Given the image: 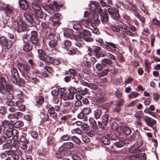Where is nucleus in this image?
Masks as SVG:
<instances>
[{"instance_id":"39448f33","label":"nucleus","mask_w":160,"mask_h":160,"mask_svg":"<svg viewBox=\"0 0 160 160\" xmlns=\"http://www.w3.org/2000/svg\"><path fill=\"white\" fill-rule=\"evenodd\" d=\"M108 11L111 17L113 19L117 20L119 18L120 15L118 13L119 10L118 8L110 6L108 8Z\"/></svg>"},{"instance_id":"4be33fe9","label":"nucleus","mask_w":160,"mask_h":160,"mask_svg":"<svg viewBox=\"0 0 160 160\" xmlns=\"http://www.w3.org/2000/svg\"><path fill=\"white\" fill-rule=\"evenodd\" d=\"M48 112L50 114V117L54 119H56L57 117V113L55 111L54 107H51L48 110Z\"/></svg>"},{"instance_id":"4c0bfd02","label":"nucleus","mask_w":160,"mask_h":160,"mask_svg":"<svg viewBox=\"0 0 160 160\" xmlns=\"http://www.w3.org/2000/svg\"><path fill=\"white\" fill-rule=\"evenodd\" d=\"M18 78H16V80L17 81V82H14V80H13L12 81L14 84H17L19 86H23L24 85V80L21 78H19L18 79Z\"/></svg>"},{"instance_id":"09e8293b","label":"nucleus","mask_w":160,"mask_h":160,"mask_svg":"<svg viewBox=\"0 0 160 160\" xmlns=\"http://www.w3.org/2000/svg\"><path fill=\"white\" fill-rule=\"evenodd\" d=\"M58 44V40L54 41H50L48 42V45L50 47L54 48L57 46Z\"/></svg>"},{"instance_id":"6e6d98bb","label":"nucleus","mask_w":160,"mask_h":160,"mask_svg":"<svg viewBox=\"0 0 160 160\" xmlns=\"http://www.w3.org/2000/svg\"><path fill=\"white\" fill-rule=\"evenodd\" d=\"M54 142V139L52 136H50L48 138L47 144L48 146L52 144Z\"/></svg>"},{"instance_id":"5fc2aeb1","label":"nucleus","mask_w":160,"mask_h":160,"mask_svg":"<svg viewBox=\"0 0 160 160\" xmlns=\"http://www.w3.org/2000/svg\"><path fill=\"white\" fill-rule=\"evenodd\" d=\"M70 135L66 134L60 137V139L61 140L68 141L70 140Z\"/></svg>"},{"instance_id":"5701e85b","label":"nucleus","mask_w":160,"mask_h":160,"mask_svg":"<svg viewBox=\"0 0 160 160\" xmlns=\"http://www.w3.org/2000/svg\"><path fill=\"white\" fill-rule=\"evenodd\" d=\"M101 62L103 67H109L112 65V62L109 59L105 58L102 60Z\"/></svg>"},{"instance_id":"ea45409f","label":"nucleus","mask_w":160,"mask_h":160,"mask_svg":"<svg viewBox=\"0 0 160 160\" xmlns=\"http://www.w3.org/2000/svg\"><path fill=\"white\" fill-rule=\"evenodd\" d=\"M77 117L79 119H83L85 121H87L88 119V118L85 116L84 113L82 112L77 115Z\"/></svg>"},{"instance_id":"a211bd4d","label":"nucleus","mask_w":160,"mask_h":160,"mask_svg":"<svg viewBox=\"0 0 160 160\" xmlns=\"http://www.w3.org/2000/svg\"><path fill=\"white\" fill-rule=\"evenodd\" d=\"M74 147L73 144L71 142H68L63 144L60 147L62 148L63 150L65 152L68 151V149L73 148Z\"/></svg>"},{"instance_id":"c03bdc74","label":"nucleus","mask_w":160,"mask_h":160,"mask_svg":"<svg viewBox=\"0 0 160 160\" xmlns=\"http://www.w3.org/2000/svg\"><path fill=\"white\" fill-rule=\"evenodd\" d=\"M32 8L33 10H34V11H39L41 9V7L38 4L35 3L32 4Z\"/></svg>"},{"instance_id":"aec40b11","label":"nucleus","mask_w":160,"mask_h":160,"mask_svg":"<svg viewBox=\"0 0 160 160\" xmlns=\"http://www.w3.org/2000/svg\"><path fill=\"white\" fill-rule=\"evenodd\" d=\"M145 155L144 153H139L136 154L135 156H130L129 159L130 160H141L144 159V156Z\"/></svg>"},{"instance_id":"864d4df0","label":"nucleus","mask_w":160,"mask_h":160,"mask_svg":"<svg viewBox=\"0 0 160 160\" xmlns=\"http://www.w3.org/2000/svg\"><path fill=\"white\" fill-rule=\"evenodd\" d=\"M4 10L7 13L11 14L14 11V9L12 7L7 6L5 8Z\"/></svg>"},{"instance_id":"6ab92c4d","label":"nucleus","mask_w":160,"mask_h":160,"mask_svg":"<svg viewBox=\"0 0 160 160\" xmlns=\"http://www.w3.org/2000/svg\"><path fill=\"white\" fill-rule=\"evenodd\" d=\"M129 141L126 139H122L116 142L115 143V145L117 147L121 148L123 147L125 144L129 143Z\"/></svg>"},{"instance_id":"423d86ee","label":"nucleus","mask_w":160,"mask_h":160,"mask_svg":"<svg viewBox=\"0 0 160 160\" xmlns=\"http://www.w3.org/2000/svg\"><path fill=\"white\" fill-rule=\"evenodd\" d=\"M78 35L87 42H91L93 41V39L91 38V33L88 30L84 29L82 32H79Z\"/></svg>"},{"instance_id":"0e129e2a","label":"nucleus","mask_w":160,"mask_h":160,"mask_svg":"<svg viewBox=\"0 0 160 160\" xmlns=\"http://www.w3.org/2000/svg\"><path fill=\"white\" fill-rule=\"evenodd\" d=\"M34 12L35 14L38 18H41L43 17V13L42 12L41 9V10H39V11H34Z\"/></svg>"},{"instance_id":"4468645a","label":"nucleus","mask_w":160,"mask_h":160,"mask_svg":"<svg viewBox=\"0 0 160 160\" xmlns=\"http://www.w3.org/2000/svg\"><path fill=\"white\" fill-rule=\"evenodd\" d=\"M18 131L16 129H7L4 132V134L7 136L11 137L13 136V137L18 136Z\"/></svg>"},{"instance_id":"e433bc0d","label":"nucleus","mask_w":160,"mask_h":160,"mask_svg":"<svg viewBox=\"0 0 160 160\" xmlns=\"http://www.w3.org/2000/svg\"><path fill=\"white\" fill-rule=\"evenodd\" d=\"M101 48L100 47L95 46L93 49V51L95 53V56L97 58H99L100 53H101Z\"/></svg>"},{"instance_id":"bb28decb","label":"nucleus","mask_w":160,"mask_h":160,"mask_svg":"<svg viewBox=\"0 0 160 160\" xmlns=\"http://www.w3.org/2000/svg\"><path fill=\"white\" fill-rule=\"evenodd\" d=\"M18 139V136H15L14 137L12 138V139L13 141V142L12 144L11 145V146H12V148L13 147L16 148L17 147H19L20 145V143L17 141Z\"/></svg>"},{"instance_id":"f257e3e1","label":"nucleus","mask_w":160,"mask_h":160,"mask_svg":"<svg viewBox=\"0 0 160 160\" xmlns=\"http://www.w3.org/2000/svg\"><path fill=\"white\" fill-rule=\"evenodd\" d=\"M100 23V21L98 19V15L95 13L91 14V18H88L87 19L82 20L81 21V23L85 26L88 25V26H91L92 28L91 30L92 32L98 35L99 33L98 29L95 26H98Z\"/></svg>"},{"instance_id":"6e6552de","label":"nucleus","mask_w":160,"mask_h":160,"mask_svg":"<svg viewBox=\"0 0 160 160\" xmlns=\"http://www.w3.org/2000/svg\"><path fill=\"white\" fill-rule=\"evenodd\" d=\"M23 16L27 22L29 23L28 25L32 27L34 21V15L32 13L25 12L23 14Z\"/></svg>"},{"instance_id":"c756f323","label":"nucleus","mask_w":160,"mask_h":160,"mask_svg":"<svg viewBox=\"0 0 160 160\" xmlns=\"http://www.w3.org/2000/svg\"><path fill=\"white\" fill-rule=\"evenodd\" d=\"M19 3L20 6L22 9L26 10L28 8V3L25 0H20L19 1Z\"/></svg>"},{"instance_id":"603ef678","label":"nucleus","mask_w":160,"mask_h":160,"mask_svg":"<svg viewBox=\"0 0 160 160\" xmlns=\"http://www.w3.org/2000/svg\"><path fill=\"white\" fill-rule=\"evenodd\" d=\"M44 102V98L42 96H40L38 99L36 101L37 105H40L42 104Z\"/></svg>"},{"instance_id":"412c9836","label":"nucleus","mask_w":160,"mask_h":160,"mask_svg":"<svg viewBox=\"0 0 160 160\" xmlns=\"http://www.w3.org/2000/svg\"><path fill=\"white\" fill-rule=\"evenodd\" d=\"M21 24H22V20H20L19 21H15L12 24V27L16 31H20L22 29H19Z\"/></svg>"},{"instance_id":"e2e57ef3","label":"nucleus","mask_w":160,"mask_h":160,"mask_svg":"<svg viewBox=\"0 0 160 160\" xmlns=\"http://www.w3.org/2000/svg\"><path fill=\"white\" fill-rule=\"evenodd\" d=\"M108 44H109V45L110 46L109 49H110L111 50L113 51H116L117 48L116 44L112 42H110Z\"/></svg>"},{"instance_id":"c85d7f7f","label":"nucleus","mask_w":160,"mask_h":160,"mask_svg":"<svg viewBox=\"0 0 160 160\" xmlns=\"http://www.w3.org/2000/svg\"><path fill=\"white\" fill-rule=\"evenodd\" d=\"M38 57L40 59L45 60L47 56L44 51L42 49H39L38 50Z\"/></svg>"},{"instance_id":"a19ab883","label":"nucleus","mask_w":160,"mask_h":160,"mask_svg":"<svg viewBox=\"0 0 160 160\" xmlns=\"http://www.w3.org/2000/svg\"><path fill=\"white\" fill-rule=\"evenodd\" d=\"M105 96V94L104 93H100L97 99L98 101L100 102L105 101H106V98Z\"/></svg>"},{"instance_id":"4d7b16f0","label":"nucleus","mask_w":160,"mask_h":160,"mask_svg":"<svg viewBox=\"0 0 160 160\" xmlns=\"http://www.w3.org/2000/svg\"><path fill=\"white\" fill-rule=\"evenodd\" d=\"M67 74L70 75L71 77L73 78L76 76V72L75 70L72 69H69Z\"/></svg>"},{"instance_id":"79ce46f5","label":"nucleus","mask_w":160,"mask_h":160,"mask_svg":"<svg viewBox=\"0 0 160 160\" xmlns=\"http://www.w3.org/2000/svg\"><path fill=\"white\" fill-rule=\"evenodd\" d=\"M11 140H9L8 141V142L7 143L4 144L2 146L3 149H10V150H11L12 148V146L10 145L9 143H11Z\"/></svg>"},{"instance_id":"774afa93","label":"nucleus","mask_w":160,"mask_h":160,"mask_svg":"<svg viewBox=\"0 0 160 160\" xmlns=\"http://www.w3.org/2000/svg\"><path fill=\"white\" fill-rule=\"evenodd\" d=\"M81 138L82 141L85 143H88L89 142V139L86 135H82Z\"/></svg>"},{"instance_id":"9b49d317","label":"nucleus","mask_w":160,"mask_h":160,"mask_svg":"<svg viewBox=\"0 0 160 160\" xmlns=\"http://www.w3.org/2000/svg\"><path fill=\"white\" fill-rule=\"evenodd\" d=\"M30 41L32 44L35 45L38 43L39 41V38L37 32L35 31H33L31 32Z\"/></svg>"},{"instance_id":"052dcab7","label":"nucleus","mask_w":160,"mask_h":160,"mask_svg":"<svg viewBox=\"0 0 160 160\" xmlns=\"http://www.w3.org/2000/svg\"><path fill=\"white\" fill-rule=\"evenodd\" d=\"M74 97V95L69 92V93L67 94V97L64 98V100H72Z\"/></svg>"},{"instance_id":"cd10ccee","label":"nucleus","mask_w":160,"mask_h":160,"mask_svg":"<svg viewBox=\"0 0 160 160\" xmlns=\"http://www.w3.org/2000/svg\"><path fill=\"white\" fill-rule=\"evenodd\" d=\"M127 9L129 10H132L134 12L136 11H137L138 8L135 5L132 3L128 2L127 5Z\"/></svg>"},{"instance_id":"9d476101","label":"nucleus","mask_w":160,"mask_h":160,"mask_svg":"<svg viewBox=\"0 0 160 160\" xmlns=\"http://www.w3.org/2000/svg\"><path fill=\"white\" fill-rule=\"evenodd\" d=\"M11 72L12 75L7 77L8 79L11 81L14 80L15 82H16L17 81H16V78H18L19 77L18 72L17 69L13 68L11 69Z\"/></svg>"},{"instance_id":"0eeeda50","label":"nucleus","mask_w":160,"mask_h":160,"mask_svg":"<svg viewBox=\"0 0 160 160\" xmlns=\"http://www.w3.org/2000/svg\"><path fill=\"white\" fill-rule=\"evenodd\" d=\"M13 42L8 39L5 37L2 36L0 37V44L5 49H9L12 46Z\"/></svg>"},{"instance_id":"7ed1b4c3","label":"nucleus","mask_w":160,"mask_h":160,"mask_svg":"<svg viewBox=\"0 0 160 160\" xmlns=\"http://www.w3.org/2000/svg\"><path fill=\"white\" fill-rule=\"evenodd\" d=\"M12 87L9 84L5 85H0V92L2 94H5L8 100H12L14 97L12 94Z\"/></svg>"},{"instance_id":"de8ad7c7","label":"nucleus","mask_w":160,"mask_h":160,"mask_svg":"<svg viewBox=\"0 0 160 160\" xmlns=\"http://www.w3.org/2000/svg\"><path fill=\"white\" fill-rule=\"evenodd\" d=\"M89 121L90 123L92 125V126L94 129L97 128V122L93 118H90L89 119Z\"/></svg>"},{"instance_id":"3c124183","label":"nucleus","mask_w":160,"mask_h":160,"mask_svg":"<svg viewBox=\"0 0 160 160\" xmlns=\"http://www.w3.org/2000/svg\"><path fill=\"white\" fill-rule=\"evenodd\" d=\"M72 140L74 142L78 144H80L81 142L80 139L78 137L73 136L71 137Z\"/></svg>"},{"instance_id":"ddd939ff","label":"nucleus","mask_w":160,"mask_h":160,"mask_svg":"<svg viewBox=\"0 0 160 160\" xmlns=\"http://www.w3.org/2000/svg\"><path fill=\"white\" fill-rule=\"evenodd\" d=\"M142 143L141 142H138L135 144L129 149L130 152L132 153H138L140 152L138 148L141 146Z\"/></svg>"},{"instance_id":"7c9ffc66","label":"nucleus","mask_w":160,"mask_h":160,"mask_svg":"<svg viewBox=\"0 0 160 160\" xmlns=\"http://www.w3.org/2000/svg\"><path fill=\"white\" fill-rule=\"evenodd\" d=\"M102 114L101 110L98 109H96L93 112L94 117L96 119L100 118Z\"/></svg>"},{"instance_id":"13d9d810","label":"nucleus","mask_w":160,"mask_h":160,"mask_svg":"<svg viewBox=\"0 0 160 160\" xmlns=\"http://www.w3.org/2000/svg\"><path fill=\"white\" fill-rule=\"evenodd\" d=\"M45 60H46L47 62L49 63L52 64L55 63V60L50 56H47L45 59Z\"/></svg>"},{"instance_id":"338daca9","label":"nucleus","mask_w":160,"mask_h":160,"mask_svg":"<svg viewBox=\"0 0 160 160\" xmlns=\"http://www.w3.org/2000/svg\"><path fill=\"white\" fill-rule=\"evenodd\" d=\"M68 91L69 92L74 95L77 92V90L74 87L70 86L68 88Z\"/></svg>"},{"instance_id":"20e7f679","label":"nucleus","mask_w":160,"mask_h":160,"mask_svg":"<svg viewBox=\"0 0 160 160\" xmlns=\"http://www.w3.org/2000/svg\"><path fill=\"white\" fill-rule=\"evenodd\" d=\"M121 26V28L122 30L121 32H119L118 34L119 37L124 38L126 37L125 34L131 37L134 36L133 33L128 29V26L126 24L122 22Z\"/></svg>"},{"instance_id":"473e14b6","label":"nucleus","mask_w":160,"mask_h":160,"mask_svg":"<svg viewBox=\"0 0 160 160\" xmlns=\"http://www.w3.org/2000/svg\"><path fill=\"white\" fill-rule=\"evenodd\" d=\"M121 129L123 133L126 135H129L131 132V130L130 128L127 127L122 126Z\"/></svg>"},{"instance_id":"f03ea898","label":"nucleus","mask_w":160,"mask_h":160,"mask_svg":"<svg viewBox=\"0 0 160 160\" xmlns=\"http://www.w3.org/2000/svg\"><path fill=\"white\" fill-rule=\"evenodd\" d=\"M48 16L50 17V24L53 26V28L54 29L56 28L60 25V21L62 18V16L58 13L50 14Z\"/></svg>"},{"instance_id":"680f3d73","label":"nucleus","mask_w":160,"mask_h":160,"mask_svg":"<svg viewBox=\"0 0 160 160\" xmlns=\"http://www.w3.org/2000/svg\"><path fill=\"white\" fill-rule=\"evenodd\" d=\"M23 125V123L22 122L20 121L16 122L14 124V127L16 128H19L21 126Z\"/></svg>"},{"instance_id":"2eb2a0df","label":"nucleus","mask_w":160,"mask_h":160,"mask_svg":"<svg viewBox=\"0 0 160 160\" xmlns=\"http://www.w3.org/2000/svg\"><path fill=\"white\" fill-rule=\"evenodd\" d=\"M145 121L148 126L152 127V129L154 132L156 131V127L154 126L156 124V120L152 119V118L147 117L146 118Z\"/></svg>"},{"instance_id":"1a4fd4ad","label":"nucleus","mask_w":160,"mask_h":160,"mask_svg":"<svg viewBox=\"0 0 160 160\" xmlns=\"http://www.w3.org/2000/svg\"><path fill=\"white\" fill-rule=\"evenodd\" d=\"M99 12L101 17V20L102 22L104 24H107L108 20V17L106 11H102L101 8L99 9Z\"/></svg>"},{"instance_id":"37998d69","label":"nucleus","mask_w":160,"mask_h":160,"mask_svg":"<svg viewBox=\"0 0 160 160\" xmlns=\"http://www.w3.org/2000/svg\"><path fill=\"white\" fill-rule=\"evenodd\" d=\"M48 39L50 41H54L55 40H58L57 36H56L55 33H51L48 35Z\"/></svg>"},{"instance_id":"72a5a7b5","label":"nucleus","mask_w":160,"mask_h":160,"mask_svg":"<svg viewBox=\"0 0 160 160\" xmlns=\"http://www.w3.org/2000/svg\"><path fill=\"white\" fill-rule=\"evenodd\" d=\"M26 134L25 133H23L20 136L19 140L21 143H29V140L26 138Z\"/></svg>"},{"instance_id":"f704fd0d","label":"nucleus","mask_w":160,"mask_h":160,"mask_svg":"<svg viewBox=\"0 0 160 160\" xmlns=\"http://www.w3.org/2000/svg\"><path fill=\"white\" fill-rule=\"evenodd\" d=\"M102 121L104 126H106L108 122V117L106 114H104L102 115Z\"/></svg>"},{"instance_id":"2f4dec72","label":"nucleus","mask_w":160,"mask_h":160,"mask_svg":"<svg viewBox=\"0 0 160 160\" xmlns=\"http://www.w3.org/2000/svg\"><path fill=\"white\" fill-rule=\"evenodd\" d=\"M24 44L23 50L24 51L28 52L32 50V46L29 42L25 43Z\"/></svg>"},{"instance_id":"a18cd8bd","label":"nucleus","mask_w":160,"mask_h":160,"mask_svg":"<svg viewBox=\"0 0 160 160\" xmlns=\"http://www.w3.org/2000/svg\"><path fill=\"white\" fill-rule=\"evenodd\" d=\"M139 94L137 92L132 91L128 95V97L130 99L135 98L138 96Z\"/></svg>"},{"instance_id":"8fccbe9b","label":"nucleus","mask_w":160,"mask_h":160,"mask_svg":"<svg viewBox=\"0 0 160 160\" xmlns=\"http://www.w3.org/2000/svg\"><path fill=\"white\" fill-rule=\"evenodd\" d=\"M22 39L24 43H29L30 39V36L27 34H24L22 37Z\"/></svg>"},{"instance_id":"58836bf2","label":"nucleus","mask_w":160,"mask_h":160,"mask_svg":"<svg viewBox=\"0 0 160 160\" xmlns=\"http://www.w3.org/2000/svg\"><path fill=\"white\" fill-rule=\"evenodd\" d=\"M72 31L69 30L66 31H64L63 33V35L64 37L67 38H70L72 40V36L74 34H72Z\"/></svg>"},{"instance_id":"49530a36","label":"nucleus","mask_w":160,"mask_h":160,"mask_svg":"<svg viewBox=\"0 0 160 160\" xmlns=\"http://www.w3.org/2000/svg\"><path fill=\"white\" fill-rule=\"evenodd\" d=\"M17 98L20 100H22L26 98V95L22 91L19 92L17 95Z\"/></svg>"},{"instance_id":"a878e982","label":"nucleus","mask_w":160,"mask_h":160,"mask_svg":"<svg viewBox=\"0 0 160 160\" xmlns=\"http://www.w3.org/2000/svg\"><path fill=\"white\" fill-rule=\"evenodd\" d=\"M71 45L72 42L68 40H66L64 42H62L61 44L62 48L66 50L69 49L71 46Z\"/></svg>"},{"instance_id":"f3484780","label":"nucleus","mask_w":160,"mask_h":160,"mask_svg":"<svg viewBox=\"0 0 160 160\" xmlns=\"http://www.w3.org/2000/svg\"><path fill=\"white\" fill-rule=\"evenodd\" d=\"M62 4L60 2L54 1L52 2V4H50L49 6L51 10L56 11L58 10L59 7H62Z\"/></svg>"},{"instance_id":"69168bd1","label":"nucleus","mask_w":160,"mask_h":160,"mask_svg":"<svg viewBox=\"0 0 160 160\" xmlns=\"http://www.w3.org/2000/svg\"><path fill=\"white\" fill-rule=\"evenodd\" d=\"M122 79L121 78H116L113 80V82L115 85H118L122 82Z\"/></svg>"},{"instance_id":"f8f14e48","label":"nucleus","mask_w":160,"mask_h":160,"mask_svg":"<svg viewBox=\"0 0 160 160\" xmlns=\"http://www.w3.org/2000/svg\"><path fill=\"white\" fill-rule=\"evenodd\" d=\"M81 39L82 38L78 35V33H77V34H74L72 39V42L76 46L78 47H81L82 45L80 42Z\"/></svg>"},{"instance_id":"393cba45","label":"nucleus","mask_w":160,"mask_h":160,"mask_svg":"<svg viewBox=\"0 0 160 160\" xmlns=\"http://www.w3.org/2000/svg\"><path fill=\"white\" fill-rule=\"evenodd\" d=\"M100 141L102 143L105 145H108L110 143V141L109 138L106 136H102L99 138Z\"/></svg>"},{"instance_id":"bf43d9fd","label":"nucleus","mask_w":160,"mask_h":160,"mask_svg":"<svg viewBox=\"0 0 160 160\" xmlns=\"http://www.w3.org/2000/svg\"><path fill=\"white\" fill-rule=\"evenodd\" d=\"M88 90L87 88H85L84 89H80L78 91V93L81 95H85L88 93Z\"/></svg>"},{"instance_id":"b1692460","label":"nucleus","mask_w":160,"mask_h":160,"mask_svg":"<svg viewBox=\"0 0 160 160\" xmlns=\"http://www.w3.org/2000/svg\"><path fill=\"white\" fill-rule=\"evenodd\" d=\"M65 152L63 150L62 148H59L58 151L55 154V156L58 158H61L63 157L65 154Z\"/></svg>"},{"instance_id":"c9c22d12","label":"nucleus","mask_w":160,"mask_h":160,"mask_svg":"<svg viewBox=\"0 0 160 160\" xmlns=\"http://www.w3.org/2000/svg\"><path fill=\"white\" fill-rule=\"evenodd\" d=\"M15 105L18 109L20 111L24 110L25 109V106L23 105L22 103L19 101H17L15 103Z\"/></svg>"},{"instance_id":"dca6fc26","label":"nucleus","mask_w":160,"mask_h":160,"mask_svg":"<svg viewBox=\"0 0 160 160\" xmlns=\"http://www.w3.org/2000/svg\"><path fill=\"white\" fill-rule=\"evenodd\" d=\"M88 7L91 11L92 12V13H91L90 14V18H91V14L92 13H95L97 14L94 12L96 11L99 12V8H101L100 6L99 5H97L96 6V3L94 2H91L88 5Z\"/></svg>"}]
</instances>
